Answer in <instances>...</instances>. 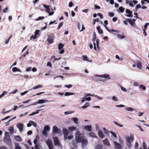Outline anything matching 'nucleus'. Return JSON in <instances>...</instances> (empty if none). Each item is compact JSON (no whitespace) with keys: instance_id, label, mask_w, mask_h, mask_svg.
Masks as SVG:
<instances>
[{"instance_id":"1","label":"nucleus","mask_w":149,"mask_h":149,"mask_svg":"<svg viewBox=\"0 0 149 149\" xmlns=\"http://www.w3.org/2000/svg\"><path fill=\"white\" fill-rule=\"evenodd\" d=\"M75 138L77 142H81L82 143V145H86L88 144L87 140L85 139L84 136H81V134L79 131H77L76 132Z\"/></svg>"},{"instance_id":"2","label":"nucleus","mask_w":149,"mask_h":149,"mask_svg":"<svg viewBox=\"0 0 149 149\" xmlns=\"http://www.w3.org/2000/svg\"><path fill=\"white\" fill-rule=\"evenodd\" d=\"M8 132H5V136L3 139V141L8 145L10 146L11 145V142L10 136L8 135Z\"/></svg>"},{"instance_id":"3","label":"nucleus","mask_w":149,"mask_h":149,"mask_svg":"<svg viewBox=\"0 0 149 149\" xmlns=\"http://www.w3.org/2000/svg\"><path fill=\"white\" fill-rule=\"evenodd\" d=\"M127 140V146L130 148L131 146V141L133 142L134 139L133 135H132L130 136H127L126 137Z\"/></svg>"},{"instance_id":"4","label":"nucleus","mask_w":149,"mask_h":149,"mask_svg":"<svg viewBox=\"0 0 149 149\" xmlns=\"http://www.w3.org/2000/svg\"><path fill=\"white\" fill-rule=\"evenodd\" d=\"M46 142L48 146L49 149H54V146L51 140L48 139Z\"/></svg>"},{"instance_id":"5","label":"nucleus","mask_w":149,"mask_h":149,"mask_svg":"<svg viewBox=\"0 0 149 149\" xmlns=\"http://www.w3.org/2000/svg\"><path fill=\"white\" fill-rule=\"evenodd\" d=\"M63 132L64 134L65 139H67L68 135L69 134V132L67 129L63 128Z\"/></svg>"},{"instance_id":"6","label":"nucleus","mask_w":149,"mask_h":149,"mask_svg":"<svg viewBox=\"0 0 149 149\" xmlns=\"http://www.w3.org/2000/svg\"><path fill=\"white\" fill-rule=\"evenodd\" d=\"M53 132L55 134H57L60 133L61 130L58 129L57 126H54L53 127Z\"/></svg>"},{"instance_id":"7","label":"nucleus","mask_w":149,"mask_h":149,"mask_svg":"<svg viewBox=\"0 0 149 149\" xmlns=\"http://www.w3.org/2000/svg\"><path fill=\"white\" fill-rule=\"evenodd\" d=\"M96 77H100L102 78H107V79H111L110 77H109V74H104L102 75H97L95 76Z\"/></svg>"},{"instance_id":"8","label":"nucleus","mask_w":149,"mask_h":149,"mask_svg":"<svg viewBox=\"0 0 149 149\" xmlns=\"http://www.w3.org/2000/svg\"><path fill=\"white\" fill-rule=\"evenodd\" d=\"M125 12L126 14H128L126 15L127 17H132L133 15L132 14V12L129 9H126L125 10Z\"/></svg>"},{"instance_id":"9","label":"nucleus","mask_w":149,"mask_h":149,"mask_svg":"<svg viewBox=\"0 0 149 149\" xmlns=\"http://www.w3.org/2000/svg\"><path fill=\"white\" fill-rule=\"evenodd\" d=\"M54 141L55 145H59L60 143L59 142L58 137H55L53 138Z\"/></svg>"},{"instance_id":"10","label":"nucleus","mask_w":149,"mask_h":149,"mask_svg":"<svg viewBox=\"0 0 149 149\" xmlns=\"http://www.w3.org/2000/svg\"><path fill=\"white\" fill-rule=\"evenodd\" d=\"M54 37L52 36H49L47 39V41L49 44H51L54 42Z\"/></svg>"},{"instance_id":"11","label":"nucleus","mask_w":149,"mask_h":149,"mask_svg":"<svg viewBox=\"0 0 149 149\" xmlns=\"http://www.w3.org/2000/svg\"><path fill=\"white\" fill-rule=\"evenodd\" d=\"M115 145V148L116 149H121V146L120 144L117 143L116 141H114Z\"/></svg>"},{"instance_id":"12","label":"nucleus","mask_w":149,"mask_h":149,"mask_svg":"<svg viewBox=\"0 0 149 149\" xmlns=\"http://www.w3.org/2000/svg\"><path fill=\"white\" fill-rule=\"evenodd\" d=\"M23 124L21 123H19L17 125V127L19 128L20 132H22L23 130Z\"/></svg>"},{"instance_id":"13","label":"nucleus","mask_w":149,"mask_h":149,"mask_svg":"<svg viewBox=\"0 0 149 149\" xmlns=\"http://www.w3.org/2000/svg\"><path fill=\"white\" fill-rule=\"evenodd\" d=\"M96 39V36L95 35H94L93 36V38L92 39V41L94 42L93 45L94 46V49L95 50H96V44L95 43V42Z\"/></svg>"},{"instance_id":"14","label":"nucleus","mask_w":149,"mask_h":149,"mask_svg":"<svg viewBox=\"0 0 149 149\" xmlns=\"http://www.w3.org/2000/svg\"><path fill=\"white\" fill-rule=\"evenodd\" d=\"M84 128L88 131L90 132L91 131L92 127L91 125H87L84 127Z\"/></svg>"},{"instance_id":"15","label":"nucleus","mask_w":149,"mask_h":149,"mask_svg":"<svg viewBox=\"0 0 149 149\" xmlns=\"http://www.w3.org/2000/svg\"><path fill=\"white\" fill-rule=\"evenodd\" d=\"M104 144L107 146H110V144L109 141L108 139H105L103 141Z\"/></svg>"},{"instance_id":"16","label":"nucleus","mask_w":149,"mask_h":149,"mask_svg":"<svg viewBox=\"0 0 149 149\" xmlns=\"http://www.w3.org/2000/svg\"><path fill=\"white\" fill-rule=\"evenodd\" d=\"M99 136L101 138H103L104 137V135L103 134V132L101 130H99L98 132Z\"/></svg>"},{"instance_id":"17","label":"nucleus","mask_w":149,"mask_h":149,"mask_svg":"<svg viewBox=\"0 0 149 149\" xmlns=\"http://www.w3.org/2000/svg\"><path fill=\"white\" fill-rule=\"evenodd\" d=\"M43 6L45 8V10L47 13H49L50 12V10L48 6L44 4L43 5Z\"/></svg>"},{"instance_id":"18","label":"nucleus","mask_w":149,"mask_h":149,"mask_svg":"<svg viewBox=\"0 0 149 149\" xmlns=\"http://www.w3.org/2000/svg\"><path fill=\"white\" fill-rule=\"evenodd\" d=\"M125 9L124 8H123L122 6H120L118 8V9H117V10L118 13H120V12L121 13H123Z\"/></svg>"},{"instance_id":"19","label":"nucleus","mask_w":149,"mask_h":149,"mask_svg":"<svg viewBox=\"0 0 149 149\" xmlns=\"http://www.w3.org/2000/svg\"><path fill=\"white\" fill-rule=\"evenodd\" d=\"M91 97H84L81 100V103H83L85 101H90L91 100Z\"/></svg>"},{"instance_id":"20","label":"nucleus","mask_w":149,"mask_h":149,"mask_svg":"<svg viewBox=\"0 0 149 149\" xmlns=\"http://www.w3.org/2000/svg\"><path fill=\"white\" fill-rule=\"evenodd\" d=\"M15 139L17 141L20 142L21 141L20 137L19 136H16L14 137Z\"/></svg>"},{"instance_id":"21","label":"nucleus","mask_w":149,"mask_h":149,"mask_svg":"<svg viewBox=\"0 0 149 149\" xmlns=\"http://www.w3.org/2000/svg\"><path fill=\"white\" fill-rule=\"evenodd\" d=\"M102 147L103 146L102 144H98L96 145L95 149H102Z\"/></svg>"},{"instance_id":"22","label":"nucleus","mask_w":149,"mask_h":149,"mask_svg":"<svg viewBox=\"0 0 149 149\" xmlns=\"http://www.w3.org/2000/svg\"><path fill=\"white\" fill-rule=\"evenodd\" d=\"M100 26H99L97 27V29L98 30V32L100 34H102L103 33V31L102 29H100Z\"/></svg>"},{"instance_id":"23","label":"nucleus","mask_w":149,"mask_h":149,"mask_svg":"<svg viewBox=\"0 0 149 149\" xmlns=\"http://www.w3.org/2000/svg\"><path fill=\"white\" fill-rule=\"evenodd\" d=\"M105 27L106 29L108 31H109V32H111V31H112V32H116L117 33H118L119 32V31H117V30H114V29H111V30H109L108 28L106 26H105Z\"/></svg>"},{"instance_id":"24","label":"nucleus","mask_w":149,"mask_h":149,"mask_svg":"<svg viewBox=\"0 0 149 149\" xmlns=\"http://www.w3.org/2000/svg\"><path fill=\"white\" fill-rule=\"evenodd\" d=\"M42 85L39 84L34 87L33 89V90H35L39 88H42Z\"/></svg>"},{"instance_id":"25","label":"nucleus","mask_w":149,"mask_h":149,"mask_svg":"<svg viewBox=\"0 0 149 149\" xmlns=\"http://www.w3.org/2000/svg\"><path fill=\"white\" fill-rule=\"evenodd\" d=\"M127 21H128V22L131 24V25L132 26L134 24V22H133V21L132 19H127Z\"/></svg>"},{"instance_id":"26","label":"nucleus","mask_w":149,"mask_h":149,"mask_svg":"<svg viewBox=\"0 0 149 149\" xmlns=\"http://www.w3.org/2000/svg\"><path fill=\"white\" fill-rule=\"evenodd\" d=\"M90 105L89 104L88 102L86 103L84 106L82 107V108L83 109H85L86 108L88 107Z\"/></svg>"},{"instance_id":"27","label":"nucleus","mask_w":149,"mask_h":149,"mask_svg":"<svg viewBox=\"0 0 149 149\" xmlns=\"http://www.w3.org/2000/svg\"><path fill=\"white\" fill-rule=\"evenodd\" d=\"M8 130L11 133H13L14 132V128L13 127L11 126L9 127Z\"/></svg>"},{"instance_id":"28","label":"nucleus","mask_w":149,"mask_h":149,"mask_svg":"<svg viewBox=\"0 0 149 149\" xmlns=\"http://www.w3.org/2000/svg\"><path fill=\"white\" fill-rule=\"evenodd\" d=\"M50 129L49 126V125H46L44 127V130L46 131H49Z\"/></svg>"},{"instance_id":"29","label":"nucleus","mask_w":149,"mask_h":149,"mask_svg":"<svg viewBox=\"0 0 149 149\" xmlns=\"http://www.w3.org/2000/svg\"><path fill=\"white\" fill-rule=\"evenodd\" d=\"M82 57L83 58V60L87 61H88L89 60L87 56L83 55L82 56Z\"/></svg>"},{"instance_id":"30","label":"nucleus","mask_w":149,"mask_h":149,"mask_svg":"<svg viewBox=\"0 0 149 149\" xmlns=\"http://www.w3.org/2000/svg\"><path fill=\"white\" fill-rule=\"evenodd\" d=\"M70 131H73L76 130V127L74 126H72L68 127Z\"/></svg>"},{"instance_id":"31","label":"nucleus","mask_w":149,"mask_h":149,"mask_svg":"<svg viewBox=\"0 0 149 149\" xmlns=\"http://www.w3.org/2000/svg\"><path fill=\"white\" fill-rule=\"evenodd\" d=\"M72 119L74 123H75L76 124H77L78 119L77 118H73Z\"/></svg>"},{"instance_id":"32","label":"nucleus","mask_w":149,"mask_h":149,"mask_svg":"<svg viewBox=\"0 0 149 149\" xmlns=\"http://www.w3.org/2000/svg\"><path fill=\"white\" fill-rule=\"evenodd\" d=\"M64 46V45L61 43H60L58 45V49L59 50H61Z\"/></svg>"},{"instance_id":"33","label":"nucleus","mask_w":149,"mask_h":149,"mask_svg":"<svg viewBox=\"0 0 149 149\" xmlns=\"http://www.w3.org/2000/svg\"><path fill=\"white\" fill-rule=\"evenodd\" d=\"M12 70L13 72H16L17 71H19L20 70L17 68L15 67L13 68Z\"/></svg>"},{"instance_id":"34","label":"nucleus","mask_w":149,"mask_h":149,"mask_svg":"<svg viewBox=\"0 0 149 149\" xmlns=\"http://www.w3.org/2000/svg\"><path fill=\"white\" fill-rule=\"evenodd\" d=\"M137 66L138 68L141 69V67H142L141 63V62H139L137 63Z\"/></svg>"},{"instance_id":"35","label":"nucleus","mask_w":149,"mask_h":149,"mask_svg":"<svg viewBox=\"0 0 149 149\" xmlns=\"http://www.w3.org/2000/svg\"><path fill=\"white\" fill-rule=\"evenodd\" d=\"M110 132L111 134H112V135L114 137H115V138H117V135L116 134V133L114 132H113L112 131H110Z\"/></svg>"},{"instance_id":"36","label":"nucleus","mask_w":149,"mask_h":149,"mask_svg":"<svg viewBox=\"0 0 149 149\" xmlns=\"http://www.w3.org/2000/svg\"><path fill=\"white\" fill-rule=\"evenodd\" d=\"M117 36L118 37V38L121 39H122L124 38H125V36H122V35H120V34L118 35Z\"/></svg>"},{"instance_id":"37","label":"nucleus","mask_w":149,"mask_h":149,"mask_svg":"<svg viewBox=\"0 0 149 149\" xmlns=\"http://www.w3.org/2000/svg\"><path fill=\"white\" fill-rule=\"evenodd\" d=\"M73 93H70L68 92H66L65 93V95L66 96H68L69 95H73Z\"/></svg>"},{"instance_id":"38","label":"nucleus","mask_w":149,"mask_h":149,"mask_svg":"<svg viewBox=\"0 0 149 149\" xmlns=\"http://www.w3.org/2000/svg\"><path fill=\"white\" fill-rule=\"evenodd\" d=\"M46 102L45 100H40L38 101V104H42L45 102Z\"/></svg>"},{"instance_id":"39","label":"nucleus","mask_w":149,"mask_h":149,"mask_svg":"<svg viewBox=\"0 0 149 149\" xmlns=\"http://www.w3.org/2000/svg\"><path fill=\"white\" fill-rule=\"evenodd\" d=\"M7 93V92L6 91H4L0 95V98H1L2 97L4 96L5 95H6Z\"/></svg>"},{"instance_id":"40","label":"nucleus","mask_w":149,"mask_h":149,"mask_svg":"<svg viewBox=\"0 0 149 149\" xmlns=\"http://www.w3.org/2000/svg\"><path fill=\"white\" fill-rule=\"evenodd\" d=\"M103 130L104 132L105 133L108 134H109V132L106 130V129L105 128H104L103 129Z\"/></svg>"},{"instance_id":"41","label":"nucleus","mask_w":149,"mask_h":149,"mask_svg":"<svg viewBox=\"0 0 149 149\" xmlns=\"http://www.w3.org/2000/svg\"><path fill=\"white\" fill-rule=\"evenodd\" d=\"M143 149H146V145L145 142H143Z\"/></svg>"},{"instance_id":"42","label":"nucleus","mask_w":149,"mask_h":149,"mask_svg":"<svg viewBox=\"0 0 149 149\" xmlns=\"http://www.w3.org/2000/svg\"><path fill=\"white\" fill-rule=\"evenodd\" d=\"M126 110L128 111H133L134 109L131 107H127L126 108Z\"/></svg>"},{"instance_id":"43","label":"nucleus","mask_w":149,"mask_h":149,"mask_svg":"<svg viewBox=\"0 0 149 149\" xmlns=\"http://www.w3.org/2000/svg\"><path fill=\"white\" fill-rule=\"evenodd\" d=\"M40 31L39 30H37L36 31L35 33V35L37 36L38 35H40L39 34Z\"/></svg>"},{"instance_id":"44","label":"nucleus","mask_w":149,"mask_h":149,"mask_svg":"<svg viewBox=\"0 0 149 149\" xmlns=\"http://www.w3.org/2000/svg\"><path fill=\"white\" fill-rule=\"evenodd\" d=\"M149 25V23H146L145 25H144V29H143V30H146V29L147 27V26H148Z\"/></svg>"},{"instance_id":"45","label":"nucleus","mask_w":149,"mask_h":149,"mask_svg":"<svg viewBox=\"0 0 149 149\" xmlns=\"http://www.w3.org/2000/svg\"><path fill=\"white\" fill-rule=\"evenodd\" d=\"M42 134L46 136L47 135V131H46V130H44L42 131Z\"/></svg>"},{"instance_id":"46","label":"nucleus","mask_w":149,"mask_h":149,"mask_svg":"<svg viewBox=\"0 0 149 149\" xmlns=\"http://www.w3.org/2000/svg\"><path fill=\"white\" fill-rule=\"evenodd\" d=\"M94 9L95 10L97 9H100V7L98 6L97 5H95L94 6Z\"/></svg>"},{"instance_id":"47","label":"nucleus","mask_w":149,"mask_h":149,"mask_svg":"<svg viewBox=\"0 0 149 149\" xmlns=\"http://www.w3.org/2000/svg\"><path fill=\"white\" fill-rule=\"evenodd\" d=\"M63 25V22H61L59 24L58 27L57 29L58 30L59 29L61 28V27Z\"/></svg>"},{"instance_id":"48","label":"nucleus","mask_w":149,"mask_h":149,"mask_svg":"<svg viewBox=\"0 0 149 149\" xmlns=\"http://www.w3.org/2000/svg\"><path fill=\"white\" fill-rule=\"evenodd\" d=\"M114 123L116 125H118V126L120 127H121L123 126L122 125H121V124L118 123L116 121H114Z\"/></svg>"},{"instance_id":"49","label":"nucleus","mask_w":149,"mask_h":149,"mask_svg":"<svg viewBox=\"0 0 149 149\" xmlns=\"http://www.w3.org/2000/svg\"><path fill=\"white\" fill-rule=\"evenodd\" d=\"M114 123L116 125H118V126L120 127H121L123 126L122 125H121V124L118 123L116 121H114Z\"/></svg>"},{"instance_id":"50","label":"nucleus","mask_w":149,"mask_h":149,"mask_svg":"<svg viewBox=\"0 0 149 149\" xmlns=\"http://www.w3.org/2000/svg\"><path fill=\"white\" fill-rule=\"evenodd\" d=\"M30 122L31 123V124L34 126L35 127H36L37 126V124L36 123H35V122H34L33 121H31Z\"/></svg>"},{"instance_id":"51","label":"nucleus","mask_w":149,"mask_h":149,"mask_svg":"<svg viewBox=\"0 0 149 149\" xmlns=\"http://www.w3.org/2000/svg\"><path fill=\"white\" fill-rule=\"evenodd\" d=\"M37 37V36H36L35 35H32L31 36V38H30V40H31L32 39H35Z\"/></svg>"},{"instance_id":"52","label":"nucleus","mask_w":149,"mask_h":149,"mask_svg":"<svg viewBox=\"0 0 149 149\" xmlns=\"http://www.w3.org/2000/svg\"><path fill=\"white\" fill-rule=\"evenodd\" d=\"M11 37L12 36H10V37L8 39L6 40L5 42V43L6 44L8 43L9 42V40H10V39L11 38Z\"/></svg>"},{"instance_id":"53","label":"nucleus","mask_w":149,"mask_h":149,"mask_svg":"<svg viewBox=\"0 0 149 149\" xmlns=\"http://www.w3.org/2000/svg\"><path fill=\"white\" fill-rule=\"evenodd\" d=\"M37 140L36 139H35L33 141V143L35 144V147H36V145H37V146H38V144H37Z\"/></svg>"},{"instance_id":"54","label":"nucleus","mask_w":149,"mask_h":149,"mask_svg":"<svg viewBox=\"0 0 149 149\" xmlns=\"http://www.w3.org/2000/svg\"><path fill=\"white\" fill-rule=\"evenodd\" d=\"M120 87L121 89L123 91H124V92H125L126 91H127L126 89L125 88L121 86H120Z\"/></svg>"},{"instance_id":"55","label":"nucleus","mask_w":149,"mask_h":149,"mask_svg":"<svg viewBox=\"0 0 149 149\" xmlns=\"http://www.w3.org/2000/svg\"><path fill=\"white\" fill-rule=\"evenodd\" d=\"M96 45L97 48L99 49V39H97L96 40Z\"/></svg>"},{"instance_id":"56","label":"nucleus","mask_w":149,"mask_h":149,"mask_svg":"<svg viewBox=\"0 0 149 149\" xmlns=\"http://www.w3.org/2000/svg\"><path fill=\"white\" fill-rule=\"evenodd\" d=\"M134 147L135 148V149H137L139 147V144L137 142H136L135 143V144Z\"/></svg>"},{"instance_id":"57","label":"nucleus","mask_w":149,"mask_h":149,"mask_svg":"<svg viewBox=\"0 0 149 149\" xmlns=\"http://www.w3.org/2000/svg\"><path fill=\"white\" fill-rule=\"evenodd\" d=\"M140 88L143 90H145L146 89V88L143 85H140Z\"/></svg>"},{"instance_id":"58","label":"nucleus","mask_w":149,"mask_h":149,"mask_svg":"<svg viewBox=\"0 0 149 149\" xmlns=\"http://www.w3.org/2000/svg\"><path fill=\"white\" fill-rule=\"evenodd\" d=\"M89 135L92 137H95V135L93 132H91L89 134Z\"/></svg>"},{"instance_id":"59","label":"nucleus","mask_w":149,"mask_h":149,"mask_svg":"<svg viewBox=\"0 0 149 149\" xmlns=\"http://www.w3.org/2000/svg\"><path fill=\"white\" fill-rule=\"evenodd\" d=\"M109 15L110 17H113L114 15V13H109Z\"/></svg>"},{"instance_id":"60","label":"nucleus","mask_w":149,"mask_h":149,"mask_svg":"<svg viewBox=\"0 0 149 149\" xmlns=\"http://www.w3.org/2000/svg\"><path fill=\"white\" fill-rule=\"evenodd\" d=\"M65 86L66 87L70 88L72 87V85H65Z\"/></svg>"},{"instance_id":"61","label":"nucleus","mask_w":149,"mask_h":149,"mask_svg":"<svg viewBox=\"0 0 149 149\" xmlns=\"http://www.w3.org/2000/svg\"><path fill=\"white\" fill-rule=\"evenodd\" d=\"M112 99L115 100V101H118V99H117V98L115 96H113L112 97Z\"/></svg>"},{"instance_id":"62","label":"nucleus","mask_w":149,"mask_h":149,"mask_svg":"<svg viewBox=\"0 0 149 149\" xmlns=\"http://www.w3.org/2000/svg\"><path fill=\"white\" fill-rule=\"evenodd\" d=\"M97 15H98V16H100V18L102 19L103 18V15H102V14L100 13H98L97 14Z\"/></svg>"},{"instance_id":"63","label":"nucleus","mask_w":149,"mask_h":149,"mask_svg":"<svg viewBox=\"0 0 149 149\" xmlns=\"http://www.w3.org/2000/svg\"><path fill=\"white\" fill-rule=\"evenodd\" d=\"M8 9V7H6L3 10V12L4 13H6L7 12Z\"/></svg>"},{"instance_id":"64","label":"nucleus","mask_w":149,"mask_h":149,"mask_svg":"<svg viewBox=\"0 0 149 149\" xmlns=\"http://www.w3.org/2000/svg\"><path fill=\"white\" fill-rule=\"evenodd\" d=\"M0 149H8L7 148L4 146H2L0 147Z\"/></svg>"}]
</instances>
